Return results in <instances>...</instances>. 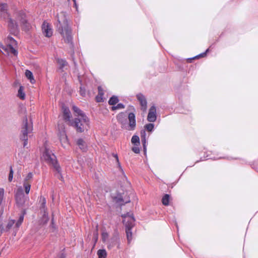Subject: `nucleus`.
Returning a JSON list of instances; mask_svg holds the SVG:
<instances>
[{"instance_id":"a19ab883","label":"nucleus","mask_w":258,"mask_h":258,"mask_svg":"<svg viewBox=\"0 0 258 258\" xmlns=\"http://www.w3.org/2000/svg\"><path fill=\"white\" fill-rule=\"evenodd\" d=\"M132 150L135 153H140V149L139 147H134L132 148Z\"/></svg>"},{"instance_id":"cd10ccee","label":"nucleus","mask_w":258,"mask_h":258,"mask_svg":"<svg viewBox=\"0 0 258 258\" xmlns=\"http://www.w3.org/2000/svg\"><path fill=\"white\" fill-rule=\"evenodd\" d=\"M170 196L168 194H165L162 198V203L164 206H168L169 203Z\"/></svg>"},{"instance_id":"de8ad7c7","label":"nucleus","mask_w":258,"mask_h":258,"mask_svg":"<svg viewBox=\"0 0 258 258\" xmlns=\"http://www.w3.org/2000/svg\"><path fill=\"white\" fill-rule=\"evenodd\" d=\"M93 238L94 239L95 242H96L97 241V236H94Z\"/></svg>"},{"instance_id":"bb28decb","label":"nucleus","mask_w":258,"mask_h":258,"mask_svg":"<svg viewBox=\"0 0 258 258\" xmlns=\"http://www.w3.org/2000/svg\"><path fill=\"white\" fill-rule=\"evenodd\" d=\"M119 101L118 97L116 96H112L108 101V104L110 105H114Z\"/></svg>"},{"instance_id":"393cba45","label":"nucleus","mask_w":258,"mask_h":258,"mask_svg":"<svg viewBox=\"0 0 258 258\" xmlns=\"http://www.w3.org/2000/svg\"><path fill=\"white\" fill-rule=\"evenodd\" d=\"M25 76L29 79L31 83H33L35 81L34 79L33 78V75L32 73L29 70H26L25 72Z\"/></svg>"},{"instance_id":"412c9836","label":"nucleus","mask_w":258,"mask_h":258,"mask_svg":"<svg viewBox=\"0 0 258 258\" xmlns=\"http://www.w3.org/2000/svg\"><path fill=\"white\" fill-rule=\"evenodd\" d=\"M146 133L145 130H142L141 131V141L143 144V146L144 148V151L146 149Z\"/></svg>"},{"instance_id":"4468645a","label":"nucleus","mask_w":258,"mask_h":258,"mask_svg":"<svg viewBox=\"0 0 258 258\" xmlns=\"http://www.w3.org/2000/svg\"><path fill=\"white\" fill-rule=\"evenodd\" d=\"M8 6L6 4H0V16L4 19L6 20L7 18L10 17L7 12Z\"/></svg>"},{"instance_id":"c85d7f7f","label":"nucleus","mask_w":258,"mask_h":258,"mask_svg":"<svg viewBox=\"0 0 258 258\" xmlns=\"http://www.w3.org/2000/svg\"><path fill=\"white\" fill-rule=\"evenodd\" d=\"M98 258H106L107 252L105 249H99L97 251Z\"/></svg>"},{"instance_id":"39448f33","label":"nucleus","mask_w":258,"mask_h":258,"mask_svg":"<svg viewBox=\"0 0 258 258\" xmlns=\"http://www.w3.org/2000/svg\"><path fill=\"white\" fill-rule=\"evenodd\" d=\"M43 156L45 161L57 172H60V166L58 163L56 157L51 151L45 148Z\"/></svg>"},{"instance_id":"4be33fe9","label":"nucleus","mask_w":258,"mask_h":258,"mask_svg":"<svg viewBox=\"0 0 258 258\" xmlns=\"http://www.w3.org/2000/svg\"><path fill=\"white\" fill-rule=\"evenodd\" d=\"M7 45L17 46V41L11 36H8L6 39Z\"/></svg>"},{"instance_id":"72a5a7b5","label":"nucleus","mask_w":258,"mask_h":258,"mask_svg":"<svg viewBox=\"0 0 258 258\" xmlns=\"http://www.w3.org/2000/svg\"><path fill=\"white\" fill-rule=\"evenodd\" d=\"M116 238H113L109 242V244L107 246L108 248H111L116 244Z\"/></svg>"},{"instance_id":"2eb2a0df","label":"nucleus","mask_w":258,"mask_h":258,"mask_svg":"<svg viewBox=\"0 0 258 258\" xmlns=\"http://www.w3.org/2000/svg\"><path fill=\"white\" fill-rule=\"evenodd\" d=\"M112 199L114 202L121 206L124 205L125 204L130 202V200L125 202L123 199V196L121 194H117L116 196H112Z\"/></svg>"},{"instance_id":"f8f14e48","label":"nucleus","mask_w":258,"mask_h":258,"mask_svg":"<svg viewBox=\"0 0 258 258\" xmlns=\"http://www.w3.org/2000/svg\"><path fill=\"white\" fill-rule=\"evenodd\" d=\"M157 118L156 109L154 105L152 106L149 111L147 120L149 122H154Z\"/></svg>"},{"instance_id":"6e6552de","label":"nucleus","mask_w":258,"mask_h":258,"mask_svg":"<svg viewBox=\"0 0 258 258\" xmlns=\"http://www.w3.org/2000/svg\"><path fill=\"white\" fill-rule=\"evenodd\" d=\"M8 20V26L11 34L16 35L18 34L19 30L17 23L16 21L9 17L6 19Z\"/></svg>"},{"instance_id":"ddd939ff","label":"nucleus","mask_w":258,"mask_h":258,"mask_svg":"<svg viewBox=\"0 0 258 258\" xmlns=\"http://www.w3.org/2000/svg\"><path fill=\"white\" fill-rule=\"evenodd\" d=\"M137 98L139 101L141 106V109L145 111L147 109V102L146 97L142 94L139 93L137 95Z\"/></svg>"},{"instance_id":"6ab92c4d","label":"nucleus","mask_w":258,"mask_h":258,"mask_svg":"<svg viewBox=\"0 0 258 258\" xmlns=\"http://www.w3.org/2000/svg\"><path fill=\"white\" fill-rule=\"evenodd\" d=\"M39 203L40 204V210L41 212L47 211L46 207V201L44 197L40 196L39 198Z\"/></svg>"},{"instance_id":"9b49d317","label":"nucleus","mask_w":258,"mask_h":258,"mask_svg":"<svg viewBox=\"0 0 258 258\" xmlns=\"http://www.w3.org/2000/svg\"><path fill=\"white\" fill-rule=\"evenodd\" d=\"M42 30L44 36L47 37H50L52 35L51 26L46 22H44L42 25Z\"/></svg>"},{"instance_id":"f3484780","label":"nucleus","mask_w":258,"mask_h":258,"mask_svg":"<svg viewBox=\"0 0 258 258\" xmlns=\"http://www.w3.org/2000/svg\"><path fill=\"white\" fill-rule=\"evenodd\" d=\"M15 46L7 45L6 46H2V48L9 54L11 53L16 56L17 55L18 52L14 48Z\"/></svg>"},{"instance_id":"79ce46f5","label":"nucleus","mask_w":258,"mask_h":258,"mask_svg":"<svg viewBox=\"0 0 258 258\" xmlns=\"http://www.w3.org/2000/svg\"><path fill=\"white\" fill-rule=\"evenodd\" d=\"M96 101L98 102H103L104 101L103 99V97H101L100 95H98L96 96Z\"/></svg>"},{"instance_id":"e433bc0d","label":"nucleus","mask_w":258,"mask_h":258,"mask_svg":"<svg viewBox=\"0 0 258 258\" xmlns=\"http://www.w3.org/2000/svg\"><path fill=\"white\" fill-rule=\"evenodd\" d=\"M33 175L32 172H29L26 177L25 178L24 182H27V181H29V180L33 178Z\"/></svg>"},{"instance_id":"c03bdc74","label":"nucleus","mask_w":258,"mask_h":258,"mask_svg":"<svg viewBox=\"0 0 258 258\" xmlns=\"http://www.w3.org/2000/svg\"><path fill=\"white\" fill-rule=\"evenodd\" d=\"M61 170L60 169V172H56L57 173V176L58 178H59L60 180H62L63 177H62V176L61 173Z\"/></svg>"},{"instance_id":"f03ea898","label":"nucleus","mask_w":258,"mask_h":258,"mask_svg":"<svg viewBox=\"0 0 258 258\" xmlns=\"http://www.w3.org/2000/svg\"><path fill=\"white\" fill-rule=\"evenodd\" d=\"M56 28L64 39L65 42L72 44V30L69 26L66 15L61 13L57 17Z\"/></svg>"},{"instance_id":"a211bd4d","label":"nucleus","mask_w":258,"mask_h":258,"mask_svg":"<svg viewBox=\"0 0 258 258\" xmlns=\"http://www.w3.org/2000/svg\"><path fill=\"white\" fill-rule=\"evenodd\" d=\"M76 144L78 146L79 148L83 151H86L87 149V145L85 142L82 138L77 140Z\"/></svg>"},{"instance_id":"5701e85b","label":"nucleus","mask_w":258,"mask_h":258,"mask_svg":"<svg viewBox=\"0 0 258 258\" xmlns=\"http://www.w3.org/2000/svg\"><path fill=\"white\" fill-rule=\"evenodd\" d=\"M43 215L40 220V223L42 224H45L47 223L49 220L48 215L47 211L43 212Z\"/></svg>"},{"instance_id":"2f4dec72","label":"nucleus","mask_w":258,"mask_h":258,"mask_svg":"<svg viewBox=\"0 0 258 258\" xmlns=\"http://www.w3.org/2000/svg\"><path fill=\"white\" fill-rule=\"evenodd\" d=\"M23 186L25 188V191L26 194H28L30 191V188H31L30 184L28 182H24L23 183Z\"/></svg>"},{"instance_id":"4c0bfd02","label":"nucleus","mask_w":258,"mask_h":258,"mask_svg":"<svg viewBox=\"0 0 258 258\" xmlns=\"http://www.w3.org/2000/svg\"><path fill=\"white\" fill-rule=\"evenodd\" d=\"M80 95L82 96H85V95H86L85 89L84 87L82 86V85L80 87Z\"/></svg>"},{"instance_id":"09e8293b","label":"nucleus","mask_w":258,"mask_h":258,"mask_svg":"<svg viewBox=\"0 0 258 258\" xmlns=\"http://www.w3.org/2000/svg\"><path fill=\"white\" fill-rule=\"evenodd\" d=\"M68 1H70V0H68ZM74 2V4L76 5V0H73Z\"/></svg>"},{"instance_id":"c756f323","label":"nucleus","mask_w":258,"mask_h":258,"mask_svg":"<svg viewBox=\"0 0 258 258\" xmlns=\"http://www.w3.org/2000/svg\"><path fill=\"white\" fill-rule=\"evenodd\" d=\"M131 142L135 145H138L140 143V139L138 136L134 135L131 139Z\"/></svg>"},{"instance_id":"58836bf2","label":"nucleus","mask_w":258,"mask_h":258,"mask_svg":"<svg viewBox=\"0 0 258 258\" xmlns=\"http://www.w3.org/2000/svg\"><path fill=\"white\" fill-rule=\"evenodd\" d=\"M108 237V234L107 232H104L102 233V241L103 242H104Z\"/></svg>"},{"instance_id":"1a4fd4ad","label":"nucleus","mask_w":258,"mask_h":258,"mask_svg":"<svg viewBox=\"0 0 258 258\" xmlns=\"http://www.w3.org/2000/svg\"><path fill=\"white\" fill-rule=\"evenodd\" d=\"M15 200L17 204L19 207L22 206L25 203V195L22 187L18 188L15 194Z\"/></svg>"},{"instance_id":"c9c22d12","label":"nucleus","mask_w":258,"mask_h":258,"mask_svg":"<svg viewBox=\"0 0 258 258\" xmlns=\"http://www.w3.org/2000/svg\"><path fill=\"white\" fill-rule=\"evenodd\" d=\"M13 174H14V171H13L12 167L11 166L10 169V173H9V177H8L9 181L11 182L12 181L13 178Z\"/></svg>"},{"instance_id":"9d476101","label":"nucleus","mask_w":258,"mask_h":258,"mask_svg":"<svg viewBox=\"0 0 258 258\" xmlns=\"http://www.w3.org/2000/svg\"><path fill=\"white\" fill-rule=\"evenodd\" d=\"M58 137L62 146L64 148H66V146L69 144V141L68 137L66 135V133L64 128L59 130L58 133Z\"/></svg>"},{"instance_id":"f257e3e1","label":"nucleus","mask_w":258,"mask_h":258,"mask_svg":"<svg viewBox=\"0 0 258 258\" xmlns=\"http://www.w3.org/2000/svg\"><path fill=\"white\" fill-rule=\"evenodd\" d=\"M73 110L78 115L74 120H72L71 125L74 127L77 132L83 133L89 128V119L86 115L80 108L73 106Z\"/></svg>"},{"instance_id":"7c9ffc66","label":"nucleus","mask_w":258,"mask_h":258,"mask_svg":"<svg viewBox=\"0 0 258 258\" xmlns=\"http://www.w3.org/2000/svg\"><path fill=\"white\" fill-rule=\"evenodd\" d=\"M15 223V220H11L9 221V222L7 225V226L6 227L5 230L7 231H9L10 229L12 228L13 226L14 225Z\"/></svg>"},{"instance_id":"dca6fc26","label":"nucleus","mask_w":258,"mask_h":258,"mask_svg":"<svg viewBox=\"0 0 258 258\" xmlns=\"http://www.w3.org/2000/svg\"><path fill=\"white\" fill-rule=\"evenodd\" d=\"M62 110L63 119L66 121H69L70 124H71V122L72 120H71V115L69 108L67 107L63 106Z\"/></svg>"},{"instance_id":"ea45409f","label":"nucleus","mask_w":258,"mask_h":258,"mask_svg":"<svg viewBox=\"0 0 258 258\" xmlns=\"http://www.w3.org/2000/svg\"><path fill=\"white\" fill-rule=\"evenodd\" d=\"M98 95H100L101 97H103V96L104 95L103 90L102 89L101 87L99 86L98 87Z\"/></svg>"},{"instance_id":"b1692460","label":"nucleus","mask_w":258,"mask_h":258,"mask_svg":"<svg viewBox=\"0 0 258 258\" xmlns=\"http://www.w3.org/2000/svg\"><path fill=\"white\" fill-rule=\"evenodd\" d=\"M24 213L23 214H21L20 216L19 219L17 221L16 223L15 224L14 228H15L17 230L19 228V227L21 226V225L22 224V223L24 220Z\"/></svg>"},{"instance_id":"a878e982","label":"nucleus","mask_w":258,"mask_h":258,"mask_svg":"<svg viewBox=\"0 0 258 258\" xmlns=\"http://www.w3.org/2000/svg\"><path fill=\"white\" fill-rule=\"evenodd\" d=\"M18 96L22 100H24L25 98V93L24 92V88L23 86H20L18 90Z\"/></svg>"},{"instance_id":"0eeeda50","label":"nucleus","mask_w":258,"mask_h":258,"mask_svg":"<svg viewBox=\"0 0 258 258\" xmlns=\"http://www.w3.org/2000/svg\"><path fill=\"white\" fill-rule=\"evenodd\" d=\"M16 19L20 21L22 30L27 32L31 28V25L28 22L26 15L24 11H20L17 12Z\"/></svg>"},{"instance_id":"f704fd0d","label":"nucleus","mask_w":258,"mask_h":258,"mask_svg":"<svg viewBox=\"0 0 258 258\" xmlns=\"http://www.w3.org/2000/svg\"><path fill=\"white\" fill-rule=\"evenodd\" d=\"M154 125L153 123H150L145 125V128L149 132H152L154 129Z\"/></svg>"},{"instance_id":"37998d69","label":"nucleus","mask_w":258,"mask_h":258,"mask_svg":"<svg viewBox=\"0 0 258 258\" xmlns=\"http://www.w3.org/2000/svg\"><path fill=\"white\" fill-rule=\"evenodd\" d=\"M208 50H209L208 49H207V50L205 52L202 53L200 54V55L196 56L195 57L196 58H199L200 57H204V56L206 55V53H207V51H208Z\"/></svg>"},{"instance_id":"7ed1b4c3","label":"nucleus","mask_w":258,"mask_h":258,"mask_svg":"<svg viewBox=\"0 0 258 258\" xmlns=\"http://www.w3.org/2000/svg\"><path fill=\"white\" fill-rule=\"evenodd\" d=\"M118 122L120 124L121 127L127 131H134L136 126L135 114L133 112H130L128 114V123H127L126 115L125 113H119L116 116Z\"/></svg>"},{"instance_id":"8fccbe9b","label":"nucleus","mask_w":258,"mask_h":258,"mask_svg":"<svg viewBox=\"0 0 258 258\" xmlns=\"http://www.w3.org/2000/svg\"><path fill=\"white\" fill-rule=\"evenodd\" d=\"M53 219L52 218L51 220V223H53Z\"/></svg>"},{"instance_id":"423d86ee","label":"nucleus","mask_w":258,"mask_h":258,"mask_svg":"<svg viewBox=\"0 0 258 258\" xmlns=\"http://www.w3.org/2000/svg\"><path fill=\"white\" fill-rule=\"evenodd\" d=\"M135 219L133 215H127L124 217L123 223L125 227L127 240L130 243L132 239V229L135 226Z\"/></svg>"},{"instance_id":"aec40b11","label":"nucleus","mask_w":258,"mask_h":258,"mask_svg":"<svg viewBox=\"0 0 258 258\" xmlns=\"http://www.w3.org/2000/svg\"><path fill=\"white\" fill-rule=\"evenodd\" d=\"M56 62L59 66V69L61 70V71H63L64 67L67 66L68 64V62L65 59L61 58H57Z\"/></svg>"},{"instance_id":"a18cd8bd","label":"nucleus","mask_w":258,"mask_h":258,"mask_svg":"<svg viewBox=\"0 0 258 258\" xmlns=\"http://www.w3.org/2000/svg\"><path fill=\"white\" fill-rule=\"evenodd\" d=\"M112 155L116 159V161L118 162V163H119V160H118V158L117 155V154H113Z\"/></svg>"},{"instance_id":"49530a36","label":"nucleus","mask_w":258,"mask_h":258,"mask_svg":"<svg viewBox=\"0 0 258 258\" xmlns=\"http://www.w3.org/2000/svg\"><path fill=\"white\" fill-rule=\"evenodd\" d=\"M64 257H65V255L64 254V253H61L60 255H59L58 256L57 258H64Z\"/></svg>"},{"instance_id":"473e14b6","label":"nucleus","mask_w":258,"mask_h":258,"mask_svg":"<svg viewBox=\"0 0 258 258\" xmlns=\"http://www.w3.org/2000/svg\"><path fill=\"white\" fill-rule=\"evenodd\" d=\"M124 105L122 103H118L116 106H113L111 107V110L114 111L117 109H123L124 108Z\"/></svg>"},{"instance_id":"20e7f679","label":"nucleus","mask_w":258,"mask_h":258,"mask_svg":"<svg viewBox=\"0 0 258 258\" xmlns=\"http://www.w3.org/2000/svg\"><path fill=\"white\" fill-rule=\"evenodd\" d=\"M33 131V123L31 120L28 121L27 116H25L21 128L20 139L24 141L23 147H25L28 144V137Z\"/></svg>"}]
</instances>
